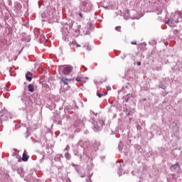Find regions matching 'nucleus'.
I'll return each instance as SVG.
<instances>
[{"mask_svg": "<svg viewBox=\"0 0 182 182\" xmlns=\"http://www.w3.org/2000/svg\"><path fill=\"white\" fill-rule=\"evenodd\" d=\"M180 18H182V11H176L172 17V19H169L168 21V25L172 28L176 26V23H178V19H180Z\"/></svg>", "mask_w": 182, "mask_h": 182, "instance_id": "f257e3e1", "label": "nucleus"}, {"mask_svg": "<svg viewBox=\"0 0 182 182\" xmlns=\"http://www.w3.org/2000/svg\"><path fill=\"white\" fill-rule=\"evenodd\" d=\"M8 119H9V113L4 114L0 117L1 122H7Z\"/></svg>", "mask_w": 182, "mask_h": 182, "instance_id": "f03ea898", "label": "nucleus"}, {"mask_svg": "<svg viewBox=\"0 0 182 182\" xmlns=\"http://www.w3.org/2000/svg\"><path fill=\"white\" fill-rule=\"evenodd\" d=\"M70 72H72V68L70 66H65L63 70L64 75H69Z\"/></svg>", "mask_w": 182, "mask_h": 182, "instance_id": "7ed1b4c3", "label": "nucleus"}, {"mask_svg": "<svg viewBox=\"0 0 182 182\" xmlns=\"http://www.w3.org/2000/svg\"><path fill=\"white\" fill-rule=\"evenodd\" d=\"M32 73L31 72H27V73L26 74V80H28V82H31L32 80Z\"/></svg>", "mask_w": 182, "mask_h": 182, "instance_id": "20e7f679", "label": "nucleus"}, {"mask_svg": "<svg viewBox=\"0 0 182 182\" xmlns=\"http://www.w3.org/2000/svg\"><path fill=\"white\" fill-rule=\"evenodd\" d=\"M28 155H26V151H24V153L23 154L22 156V161H28Z\"/></svg>", "mask_w": 182, "mask_h": 182, "instance_id": "39448f33", "label": "nucleus"}, {"mask_svg": "<svg viewBox=\"0 0 182 182\" xmlns=\"http://www.w3.org/2000/svg\"><path fill=\"white\" fill-rule=\"evenodd\" d=\"M28 90L31 93H33V92H35V87H33V85H32V84L28 85Z\"/></svg>", "mask_w": 182, "mask_h": 182, "instance_id": "423d86ee", "label": "nucleus"}, {"mask_svg": "<svg viewBox=\"0 0 182 182\" xmlns=\"http://www.w3.org/2000/svg\"><path fill=\"white\" fill-rule=\"evenodd\" d=\"M177 168H180V165L178 163L171 166V170H177Z\"/></svg>", "mask_w": 182, "mask_h": 182, "instance_id": "0eeeda50", "label": "nucleus"}, {"mask_svg": "<svg viewBox=\"0 0 182 182\" xmlns=\"http://www.w3.org/2000/svg\"><path fill=\"white\" fill-rule=\"evenodd\" d=\"M70 80H69L68 78H61V82H63L64 85H69V83H68V82H70Z\"/></svg>", "mask_w": 182, "mask_h": 182, "instance_id": "6e6552de", "label": "nucleus"}, {"mask_svg": "<svg viewBox=\"0 0 182 182\" xmlns=\"http://www.w3.org/2000/svg\"><path fill=\"white\" fill-rule=\"evenodd\" d=\"M46 38H45V36L41 35V42H42L43 43V42H46Z\"/></svg>", "mask_w": 182, "mask_h": 182, "instance_id": "1a4fd4ad", "label": "nucleus"}, {"mask_svg": "<svg viewBox=\"0 0 182 182\" xmlns=\"http://www.w3.org/2000/svg\"><path fill=\"white\" fill-rule=\"evenodd\" d=\"M76 82H82L83 80V77L80 76H77L75 79Z\"/></svg>", "mask_w": 182, "mask_h": 182, "instance_id": "9d476101", "label": "nucleus"}, {"mask_svg": "<svg viewBox=\"0 0 182 182\" xmlns=\"http://www.w3.org/2000/svg\"><path fill=\"white\" fill-rule=\"evenodd\" d=\"M115 31H117V32H121L122 31V26H119L115 28Z\"/></svg>", "mask_w": 182, "mask_h": 182, "instance_id": "9b49d317", "label": "nucleus"}, {"mask_svg": "<svg viewBox=\"0 0 182 182\" xmlns=\"http://www.w3.org/2000/svg\"><path fill=\"white\" fill-rule=\"evenodd\" d=\"M97 96H98V97H102V96H104V95L98 92L97 93Z\"/></svg>", "mask_w": 182, "mask_h": 182, "instance_id": "f8f14e48", "label": "nucleus"}, {"mask_svg": "<svg viewBox=\"0 0 182 182\" xmlns=\"http://www.w3.org/2000/svg\"><path fill=\"white\" fill-rule=\"evenodd\" d=\"M137 66H140L141 65V63L140 61L136 63Z\"/></svg>", "mask_w": 182, "mask_h": 182, "instance_id": "ddd939ff", "label": "nucleus"}, {"mask_svg": "<svg viewBox=\"0 0 182 182\" xmlns=\"http://www.w3.org/2000/svg\"><path fill=\"white\" fill-rule=\"evenodd\" d=\"M132 45H137V42L136 41L132 42Z\"/></svg>", "mask_w": 182, "mask_h": 182, "instance_id": "4468645a", "label": "nucleus"}, {"mask_svg": "<svg viewBox=\"0 0 182 182\" xmlns=\"http://www.w3.org/2000/svg\"><path fill=\"white\" fill-rule=\"evenodd\" d=\"M79 16H80V18H83V15H82V13H80Z\"/></svg>", "mask_w": 182, "mask_h": 182, "instance_id": "2eb2a0df", "label": "nucleus"}, {"mask_svg": "<svg viewBox=\"0 0 182 182\" xmlns=\"http://www.w3.org/2000/svg\"><path fill=\"white\" fill-rule=\"evenodd\" d=\"M77 48H80V46L79 44H77Z\"/></svg>", "mask_w": 182, "mask_h": 182, "instance_id": "dca6fc26", "label": "nucleus"}, {"mask_svg": "<svg viewBox=\"0 0 182 182\" xmlns=\"http://www.w3.org/2000/svg\"><path fill=\"white\" fill-rule=\"evenodd\" d=\"M107 89L109 90V87H107Z\"/></svg>", "mask_w": 182, "mask_h": 182, "instance_id": "f3484780", "label": "nucleus"}]
</instances>
